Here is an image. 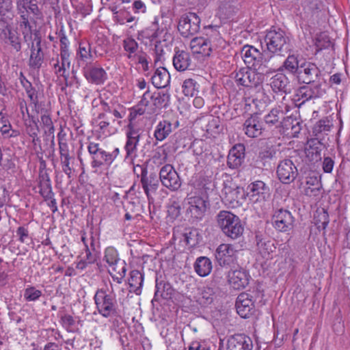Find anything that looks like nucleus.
I'll use <instances>...</instances> for the list:
<instances>
[{"mask_svg":"<svg viewBox=\"0 0 350 350\" xmlns=\"http://www.w3.org/2000/svg\"><path fill=\"white\" fill-rule=\"evenodd\" d=\"M265 42L267 46L265 52L270 56H273L272 61L275 62L276 67L277 59L284 57L291 51V40L284 30L273 28L267 32Z\"/></svg>","mask_w":350,"mask_h":350,"instance_id":"obj_1","label":"nucleus"},{"mask_svg":"<svg viewBox=\"0 0 350 350\" xmlns=\"http://www.w3.org/2000/svg\"><path fill=\"white\" fill-rule=\"evenodd\" d=\"M241 55L248 67L259 70L260 72H272L275 70V62L273 57L264 51L262 53L252 46L245 45L242 48Z\"/></svg>","mask_w":350,"mask_h":350,"instance_id":"obj_2","label":"nucleus"},{"mask_svg":"<svg viewBox=\"0 0 350 350\" xmlns=\"http://www.w3.org/2000/svg\"><path fill=\"white\" fill-rule=\"evenodd\" d=\"M217 224L228 237L236 239L243 234L244 228L239 217L233 213L221 211L217 215Z\"/></svg>","mask_w":350,"mask_h":350,"instance_id":"obj_3","label":"nucleus"},{"mask_svg":"<svg viewBox=\"0 0 350 350\" xmlns=\"http://www.w3.org/2000/svg\"><path fill=\"white\" fill-rule=\"evenodd\" d=\"M271 72H260L259 70L251 69L250 67L241 68L238 71L234 72L235 81L238 85L245 87H257L261 84L265 75Z\"/></svg>","mask_w":350,"mask_h":350,"instance_id":"obj_4","label":"nucleus"},{"mask_svg":"<svg viewBox=\"0 0 350 350\" xmlns=\"http://www.w3.org/2000/svg\"><path fill=\"white\" fill-rule=\"evenodd\" d=\"M272 224L275 230L288 233L294 228L295 217L287 209L275 208L272 215Z\"/></svg>","mask_w":350,"mask_h":350,"instance_id":"obj_5","label":"nucleus"},{"mask_svg":"<svg viewBox=\"0 0 350 350\" xmlns=\"http://www.w3.org/2000/svg\"><path fill=\"white\" fill-rule=\"evenodd\" d=\"M200 17L193 12L183 14L178 22V29L183 37H189L198 32L200 25Z\"/></svg>","mask_w":350,"mask_h":350,"instance_id":"obj_6","label":"nucleus"},{"mask_svg":"<svg viewBox=\"0 0 350 350\" xmlns=\"http://www.w3.org/2000/svg\"><path fill=\"white\" fill-rule=\"evenodd\" d=\"M159 179L164 187L173 191L178 190L182 185L178 174L170 164L165 165L161 167Z\"/></svg>","mask_w":350,"mask_h":350,"instance_id":"obj_7","label":"nucleus"},{"mask_svg":"<svg viewBox=\"0 0 350 350\" xmlns=\"http://www.w3.org/2000/svg\"><path fill=\"white\" fill-rule=\"evenodd\" d=\"M207 29L211 31L209 37H196L191 40L190 47L193 53L202 54L204 56L210 55L213 48L211 38L213 36H218V31L213 27H208Z\"/></svg>","mask_w":350,"mask_h":350,"instance_id":"obj_8","label":"nucleus"},{"mask_svg":"<svg viewBox=\"0 0 350 350\" xmlns=\"http://www.w3.org/2000/svg\"><path fill=\"white\" fill-rule=\"evenodd\" d=\"M66 135V133L61 130L57 135V137L63 170L66 174L70 175L72 173L70 162L74 159V154L72 149H70L67 144Z\"/></svg>","mask_w":350,"mask_h":350,"instance_id":"obj_9","label":"nucleus"},{"mask_svg":"<svg viewBox=\"0 0 350 350\" xmlns=\"http://www.w3.org/2000/svg\"><path fill=\"white\" fill-rule=\"evenodd\" d=\"M94 301L98 312L105 317L115 312V301L103 290H98L94 295Z\"/></svg>","mask_w":350,"mask_h":350,"instance_id":"obj_10","label":"nucleus"},{"mask_svg":"<svg viewBox=\"0 0 350 350\" xmlns=\"http://www.w3.org/2000/svg\"><path fill=\"white\" fill-rule=\"evenodd\" d=\"M276 173L280 180L284 184L292 183L298 174L296 166L288 159H284L280 162Z\"/></svg>","mask_w":350,"mask_h":350,"instance_id":"obj_11","label":"nucleus"},{"mask_svg":"<svg viewBox=\"0 0 350 350\" xmlns=\"http://www.w3.org/2000/svg\"><path fill=\"white\" fill-rule=\"evenodd\" d=\"M126 142L124 146L126 159L133 161L136 157L137 146L139 144L140 133L138 129L129 124L126 131Z\"/></svg>","mask_w":350,"mask_h":350,"instance_id":"obj_12","label":"nucleus"},{"mask_svg":"<svg viewBox=\"0 0 350 350\" xmlns=\"http://www.w3.org/2000/svg\"><path fill=\"white\" fill-rule=\"evenodd\" d=\"M215 258L220 266H230L237 259V250L231 244L222 243L216 250Z\"/></svg>","mask_w":350,"mask_h":350,"instance_id":"obj_13","label":"nucleus"},{"mask_svg":"<svg viewBox=\"0 0 350 350\" xmlns=\"http://www.w3.org/2000/svg\"><path fill=\"white\" fill-rule=\"evenodd\" d=\"M319 74L320 70L315 64L305 61L300 64L297 77L302 83L310 84L315 83Z\"/></svg>","mask_w":350,"mask_h":350,"instance_id":"obj_14","label":"nucleus"},{"mask_svg":"<svg viewBox=\"0 0 350 350\" xmlns=\"http://www.w3.org/2000/svg\"><path fill=\"white\" fill-rule=\"evenodd\" d=\"M189 207L187 213L196 219H201L205 214L208 202L206 199L200 196H192L187 198Z\"/></svg>","mask_w":350,"mask_h":350,"instance_id":"obj_15","label":"nucleus"},{"mask_svg":"<svg viewBox=\"0 0 350 350\" xmlns=\"http://www.w3.org/2000/svg\"><path fill=\"white\" fill-rule=\"evenodd\" d=\"M325 94V90L321 88L320 83H312L310 85H304L300 87L295 95L297 99L295 100H303L300 105L306 101L322 96Z\"/></svg>","mask_w":350,"mask_h":350,"instance_id":"obj_16","label":"nucleus"},{"mask_svg":"<svg viewBox=\"0 0 350 350\" xmlns=\"http://www.w3.org/2000/svg\"><path fill=\"white\" fill-rule=\"evenodd\" d=\"M253 297L246 293H241L236 300V309L237 313L242 318H248L254 312V301Z\"/></svg>","mask_w":350,"mask_h":350,"instance_id":"obj_17","label":"nucleus"},{"mask_svg":"<svg viewBox=\"0 0 350 350\" xmlns=\"http://www.w3.org/2000/svg\"><path fill=\"white\" fill-rule=\"evenodd\" d=\"M43 59L44 53L41 48V38L38 34H35L31 45L29 66L34 69H39L43 63Z\"/></svg>","mask_w":350,"mask_h":350,"instance_id":"obj_18","label":"nucleus"},{"mask_svg":"<svg viewBox=\"0 0 350 350\" xmlns=\"http://www.w3.org/2000/svg\"><path fill=\"white\" fill-rule=\"evenodd\" d=\"M227 350H252V339L245 334H234L227 340Z\"/></svg>","mask_w":350,"mask_h":350,"instance_id":"obj_19","label":"nucleus"},{"mask_svg":"<svg viewBox=\"0 0 350 350\" xmlns=\"http://www.w3.org/2000/svg\"><path fill=\"white\" fill-rule=\"evenodd\" d=\"M268 190L269 188L264 182L256 180L247 187L246 197L250 202L255 203L264 200L265 194L267 193Z\"/></svg>","mask_w":350,"mask_h":350,"instance_id":"obj_20","label":"nucleus"},{"mask_svg":"<svg viewBox=\"0 0 350 350\" xmlns=\"http://www.w3.org/2000/svg\"><path fill=\"white\" fill-rule=\"evenodd\" d=\"M138 167L141 171L140 182L142 185V188L148 198H149L151 193L156 192L159 186V180L157 179L155 174H150L148 176V170L146 167H142L139 165Z\"/></svg>","mask_w":350,"mask_h":350,"instance_id":"obj_21","label":"nucleus"},{"mask_svg":"<svg viewBox=\"0 0 350 350\" xmlns=\"http://www.w3.org/2000/svg\"><path fill=\"white\" fill-rule=\"evenodd\" d=\"M228 282L234 289L244 288L249 284L250 275L243 269L231 270L228 272Z\"/></svg>","mask_w":350,"mask_h":350,"instance_id":"obj_22","label":"nucleus"},{"mask_svg":"<svg viewBox=\"0 0 350 350\" xmlns=\"http://www.w3.org/2000/svg\"><path fill=\"white\" fill-rule=\"evenodd\" d=\"M89 153L92 155V166L93 167H98L103 164L105 161L112 159L109 154H107L105 150L99 147V144L89 142Z\"/></svg>","mask_w":350,"mask_h":350,"instance_id":"obj_23","label":"nucleus"},{"mask_svg":"<svg viewBox=\"0 0 350 350\" xmlns=\"http://www.w3.org/2000/svg\"><path fill=\"white\" fill-rule=\"evenodd\" d=\"M245 158V146L242 144L234 145L228 155L227 164L230 168L235 169L241 165Z\"/></svg>","mask_w":350,"mask_h":350,"instance_id":"obj_24","label":"nucleus"},{"mask_svg":"<svg viewBox=\"0 0 350 350\" xmlns=\"http://www.w3.org/2000/svg\"><path fill=\"white\" fill-rule=\"evenodd\" d=\"M243 129L249 137H258L261 135L263 128L257 114L252 115L245 121Z\"/></svg>","mask_w":350,"mask_h":350,"instance_id":"obj_25","label":"nucleus"},{"mask_svg":"<svg viewBox=\"0 0 350 350\" xmlns=\"http://www.w3.org/2000/svg\"><path fill=\"white\" fill-rule=\"evenodd\" d=\"M270 85L274 92H281L289 94L291 92V85L288 78L282 73H278L271 79Z\"/></svg>","mask_w":350,"mask_h":350,"instance_id":"obj_26","label":"nucleus"},{"mask_svg":"<svg viewBox=\"0 0 350 350\" xmlns=\"http://www.w3.org/2000/svg\"><path fill=\"white\" fill-rule=\"evenodd\" d=\"M151 81L152 85L158 89L166 88L170 81V73L164 67L157 68L151 76Z\"/></svg>","mask_w":350,"mask_h":350,"instance_id":"obj_27","label":"nucleus"},{"mask_svg":"<svg viewBox=\"0 0 350 350\" xmlns=\"http://www.w3.org/2000/svg\"><path fill=\"white\" fill-rule=\"evenodd\" d=\"M244 189L240 187L225 188L224 200L230 206L234 207L240 204V200L245 197Z\"/></svg>","mask_w":350,"mask_h":350,"instance_id":"obj_28","label":"nucleus"},{"mask_svg":"<svg viewBox=\"0 0 350 350\" xmlns=\"http://www.w3.org/2000/svg\"><path fill=\"white\" fill-rule=\"evenodd\" d=\"M190 54L185 51H176L173 57V65L178 71L187 70L191 64Z\"/></svg>","mask_w":350,"mask_h":350,"instance_id":"obj_29","label":"nucleus"},{"mask_svg":"<svg viewBox=\"0 0 350 350\" xmlns=\"http://www.w3.org/2000/svg\"><path fill=\"white\" fill-rule=\"evenodd\" d=\"M284 114L282 110L278 108L272 109L269 113L264 117V121L269 126H284L282 120H284Z\"/></svg>","mask_w":350,"mask_h":350,"instance_id":"obj_30","label":"nucleus"},{"mask_svg":"<svg viewBox=\"0 0 350 350\" xmlns=\"http://www.w3.org/2000/svg\"><path fill=\"white\" fill-rule=\"evenodd\" d=\"M38 188L40 194L45 200L51 199L53 196L50 178L46 173L40 174Z\"/></svg>","mask_w":350,"mask_h":350,"instance_id":"obj_31","label":"nucleus"},{"mask_svg":"<svg viewBox=\"0 0 350 350\" xmlns=\"http://www.w3.org/2000/svg\"><path fill=\"white\" fill-rule=\"evenodd\" d=\"M105 116L104 113H99L96 118L92 120V132L93 133H98L99 134L102 133L105 135L109 134V131L108 130L109 122L108 121V118Z\"/></svg>","mask_w":350,"mask_h":350,"instance_id":"obj_32","label":"nucleus"},{"mask_svg":"<svg viewBox=\"0 0 350 350\" xmlns=\"http://www.w3.org/2000/svg\"><path fill=\"white\" fill-rule=\"evenodd\" d=\"M212 262L211 260L206 256L198 258L194 264L196 272L201 277L208 275L212 270Z\"/></svg>","mask_w":350,"mask_h":350,"instance_id":"obj_33","label":"nucleus"},{"mask_svg":"<svg viewBox=\"0 0 350 350\" xmlns=\"http://www.w3.org/2000/svg\"><path fill=\"white\" fill-rule=\"evenodd\" d=\"M172 293L173 288L169 283L157 280L153 301H159L160 298L167 299L171 297Z\"/></svg>","mask_w":350,"mask_h":350,"instance_id":"obj_34","label":"nucleus"},{"mask_svg":"<svg viewBox=\"0 0 350 350\" xmlns=\"http://www.w3.org/2000/svg\"><path fill=\"white\" fill-rule=\"evenodd\" d=\"M170 96L167 93L159 92L156 94H152L151 96L152 111H155L156 109H161L167 107L170 103Z\"/></svg>","mask_w":350,"mask_h":350,"instance_id":"obj_35","label":"nucleus"},{"mask_svg":"<svg viewBox=\"0 0 350 350\" xmlns=\"http://www.w3.org/2000/svg\"><path fill=\"white\" fill-rule=\"evenodd\" d=\"M91 247L92 252L89 251V264H91V267L95 268L96 274H97L100 271V266L97 261L100 257V245L93 238H92Z\"/></svg>","mask_w":350,"mask_h":350,"instance_id":"obj_36","label":"nucleus"},{"mask_svg":"<svg viewBox=\"0 0 350 350\" xmlns=\"http://www.w3.org/2000/svg\"><path fill=\"white\" fill-rule=\"evenodd\" d=\"M172 132V124L167 120L161 121L157 126L154 136L158 141L164 140Z\"/></svg>","mask_w":350,"mask_h":350,"instance_id":"obj_37","label":"nucleus"},{"mask_svg":"<svg viewBox=\"0 0 350 350\" xmlns=\"http://www.w3.org/2000/svg\"><path fill=\"white\" fill-rule=\"evenodd\" d=\"M143 281L144 277L141 272L137 270L131 271L129 284L136 295L141 293Z\"/></svg>","mask_w":350,"mask_h":350,"instance_id":"obj_38","label":"nucleus"},{"mask_svg":"<svg viewBox=\"0 0 350 350\" xmlns=\"http://www.w3.org/2000/svg\"><path fill=\"white\" fill-rule=\"evenodd\" d=\"M77 66L82 68L83 72L86 79H88V51L83 43L79 44V50L77 53Z\"/></svg>","mask_w":350,"mask_h":350,"instance_id":"obj_39","label":"nucleus"},{"mask_svg":"<svg viewBox=\"0 0 350 350\" xmlns=\"http://www.w3.org/2000/svg\"><path fill=\"white\" fill-rule=\"evenodd\" d=\"M122 46L125 56L128 59H133L135 54L139 52V44L133 38H127L123 40Z\"/></svg>","mask_w":350,"mask_h":350,"instance_id":"obj_40","label":"nucleus"},{"mask_svg":"<svg viewBox=\"0 0 350 350\" xmlns=\"http://www.w3.org/2000/svg\"><path fill=\"white\" fill-rule=\"evenodd\" d=\"M126 265L125 261L121 260L120 261H118L117 263H115L110 266L111 267V271H110V274L115 280H117L118 283L122 282V280L124 278L126 275Z\"/></svg>","mask_w":350,"mask_h":350,"instance_id":"obj_41","label":"nucleus"},{"mask_svg":"<svg viewBox=\"0 0 350 350\" xmlns=\"http://www.w3.org/2000/svg\"><path fill=\"white\" fill-rule=\"evenodd\" d=\"M333 124L332 121L325 118L318 121L314 126L312 133L316 137H319L320 135H327L330 131Z\"/></svg>","mask_w":350,"mask_h":350,"instance_id":"obj_42","label":"nucleus"},{"mask_svg":"<svg viewBox=\"0 0 350 350\" xmlns=\"http://www.w3.org/2000/svg\"><path fill=\"white\" fill-rule=\"evenodd\" d=\"M16 9L19 14L30 11L33 14L38 12V7L32 0H16Z\"/></svg>","mask_w":350,"mask_h":350,"instance_id":"obj_43","label":"nucleus"},{"mask_svg":"<svg viewBox=\"0 0 350 350\" xmlns=\"http://www.w3.org/2000/svg\"><path fill=\"white\" fill-rule=\"evenodd\" d=\"M329 222L327 212L322 208L317 210L314 215V223L319 230H325Z\"/></svg>","mask_w":350,"mask_h":350,"instance_id":"obj_44","label":"nucleus"},{"mask_svg":"<svg viewBox=\"0 0 350 350\" xmlns=\"http://www.w3.org/2000/svg\"><path fill=\"white\" fill-rule=\"evenodd\" d=\"M214 295L213 288L208 286L203 287L200 289L198 301L202 305L210 304L213 301Z\"/></svg>","mask_w":350,"mask_h":350,"instance_id":"obj_45","label":"nucleus"},{"mask_svg":"<svg viewBox=\"0 0 350 350\" xmlns=\"http://www.w3.org/2000/svg\"><path fill=\"white\" fill-rule=\"evenodd\" d=\"M89 78L96 84L103 83L107 78L105 71L101 67H92L89 72Z\"/></svg>","mask_w":350,"mask_h":350,"instance_id":"obj_46","label":"nucleus"},{"mask_svg":"<svg viewBox=\"0 0 350 350\" xmlns=\"http://www.w3.org/2000/svg\"><path fill=\"white\" fill-rule=\"evenodd\" d=\"M299 66L300 64H299L297 57L293 55H288L282 64V67H284L287 71L296 75L299 69Z\"/></svg>","mask_w":350,"mask_h":350,"instance_id":"obj_47","label":"nucleus"},{"mask_svg":"<svg viewBox=\"0 0 350 350\" xmlns=\"http://www.w3.org/2000/svg\"><path fill=\"white\" fill-rule=\"evenodd\" d=\"M69 56L68 48L61 49V57H62V66L59 65V62L54 64L55 68H58L57 70H55V72L59 76H62L64 77H67L66 75V69L65 67L66 63H67L68 66L69 65V62H68V57Z\"/></svg>","mask_w":350,"mask_h":350,"instance_id":"obj_48","label":"nucleus"},{"mask_svg":"<svg viewBox=\"0 0 350 350\" xmlns=\"http://www.w3.org/2000/svg\"><path fill=\"white\" fill-rule=\"evenodd\" d=\"M5 38L8 39L10 44L16 52L21 50V38L17 32L13 31L11 29H8V32L5 33Z\"/></svg>","mask_w":350,"mask_h":350,"instance_id":"obj_49","label":"nucleus"},{"mask_svg":"<svg viewBox=\"0 0 350 350\" xmlns=\"http://www.w3.org/2000/svg\"><path fill=\"white\" fill-rule=\"evenodd\" d=\"M182 88L183 92L186 96H194L197 94L196 83L191 79L185 80Z\"/></svg>","mask_w":350,"mask_h":350,"instance_id":"obj_50","label":"nucleus"},{"mask_svg":"<svg viewBox=\"0 0 350 350\" xmlns=\"http://www.w3.org/2000/svg\"><path fill=\"white\" fill-rule=\"evenodd\" d=\"M198 186L199 189H201L205 195H208L215 188L214 183L208 178L204 176H200L199 178Z\"/></svg>","mask_w":350,"mask_h":350,"instance_id":"obj_51","label":"nucleus"},{"mask_svg":"<svg viewBox=\"0 0 350 350\" xmlns=\"http://www.w3.org/2000/svg\"><path fill=\"white\" fill-rule=\"evenodd\" d=\"M183 237L186 245L190 247H193L198 244V232L196 229L185 233Z\"/></svg>","mask_w":350,"mask_h":350,"instance_id":"obj_52","label":"nucleus"},{"mask_svg":"<svg viewBox=\"0 0 350 350\" xmlns=\"http://www.w3.org/2000/svg\"><path fill=\"white\" fill-rule=\"evenodd\" d=\"M105 258L109 266H111L112 265L117 263L118 261L121 260V259L118 258L116 250L113 247H108L105 250Z\"/></svg>","mask_w":350,"mask_h":350,"instance_id":"obj_53","label":"nucleus"},{"mask_svg":"<svg viewBox=\"0 0 350 350\" xmlns=\"http://www.w3.org/2000/svg\"><path fill=\"white\" fill-rule=\"evenodd\" d=\"M41 295L42 293L40 291L36 289L34 287H30L25 290L24 296L28 301H36Z\"/></svg>","mask_w":350,"mask_h":350,"instance_id":"obj_54","label":"nucleus"},{"mask_svg":"<svg viewBox=\"0 0 350 350\" xmlns=\"http://www.w3.org/2000/svg\"><path fill=\"white\" fill-rule=\"evenodd\" d=\"M180 205L176 201H172L167 207V213L170 216L176 218L180 214Z\"/></svg>","mask_w":350,"mask_h":350,"instance_id":"obj_55","label":"nucleus"},{"mask_svg":"<svg viewBox=\"0 0 350 350\" xmlns=\"http://www.w3.org/2000/svg\"><path fill=\"white\" fill-rule=\"evenodd\" d=\"M151 96H152V94H150V92L147 90L142 96V98L141 100L139 103V106H143L144 107H146L148 109V112L150 113H152V104L150 103L151 100Z\"/></svg>","mask_w":350,"mask_h":350,"instance_id":"obj_56","label":"nucleus"},{"mask_svg":"<svg viewBox=\"0 0 350 350\" xmlns=\"http://www.w3.org/2000/svg\"><path fill=\"white\" fill-rule=\"evenodd\" d=\"M207 125L206 126V131L209 133L217 132V129L219 126V120L213 117H209L207 120Z\"/></svg>","mask_w":350,"mask_h":350,"instance_id":"obj_57","label":"nucleus"},{"mask_svg":"<svg viewBox=\"0 0 350 350\" xmlns=\"http://www.w3.org/2000/svg\"><path fill=\"white\" fill-rule=\"evenodd\" d=\"M334 161L329 157H325L322 163V168L325 173H331L334 166Z\"/></svg>","mask_w":350,"mask_h":350,"instance_id":"obj_58","label":"nucleus"},{"mask_svg":"<svg viewBox=\"0 0 350 350\" xmlns=\"http://www.w3.org/2000/svg\"><path fill=\"white\" fill-rule=\"evenodd\" d=\"M12 8V0H0V14L1 15H5L7 12L11 11Z\"/></svg>","mask_w":350,"mask_h":350,"instance_id":"obj_59","label":"nucleus"},{"mask_svg":"<svg viewBox=\"0 0 350 350\" xmlns=\"http://www.w3.org/2000/svg\"><path fill=\"white\" fill-rule=\"evenodd\" d=\"M16 234L21 243H25L29 238V231L24 226H20L16 230Z\"/></svg>","mask_w":350,"mask_h":350,"instance_id":"obj_60","label":"nucleus"},{"mask_svg":"<svg viewBox=\"0 0 350 350\" xmlns=\"http://www.w3.org/2000/svg\"><path fill=\"white\" fill-rule=\"evenodd\" d=\"M25 90L30 100L33 103L36 104L38 102L37 92L36 90L32 88L31 84L29 83V86L26 87Z\"/></svg>","mask_w":350,"mask_h":350,"instance_id":"obj_61","label":"nucleus"},{"mask_svg":"<svg viewBox=\"0 0 350 350\" xmlns=\"http://www.w3.org/2000/svg\"><path fill=\"white\" fill-rule=\"evenodd\" d=\"M276 152L273 149L268 148L260 152L259 157L262 159H271L275 157Z\"/></svg>","mask_w":350,"mask_h":350,"instance_id":"obj_62","label":"nucleus"},{"mask_svg":"<svg viewBox=\"0 0 350 350\" xmlns=\"http://www.w3.org/2000/svg\"><path fill=\"white\" fill-rule=\"evenodd\" d=\"M135 57L133 59H129L131 62H133L135 64H142V63H144V61L146 59V54L143 52L142 50H140L139 52H137L134 55Z\"/></svg>","mask_w":350,"mask_h":350,"instance_id":"obj_63","label":"nucleus"},{"mask_svg":"<svg viewBox=\"0 0 350 350\" xmlns=\"http://www.w3.org/2000/svg\"><path fill=\"white\" fill-rule=\"evenodd\" d=\"M61 322L64 327H69L74 324L75 321L72 316L66 314V315L62 316Z\"/></svg>","mask_w":350,"mask_h":350,"instance_id":"obj_64","label":"nucleus"}]
</instances>
